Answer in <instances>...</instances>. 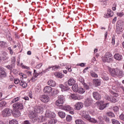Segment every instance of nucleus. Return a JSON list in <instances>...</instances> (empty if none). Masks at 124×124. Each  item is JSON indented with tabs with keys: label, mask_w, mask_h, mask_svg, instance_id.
Listing matches in <instances>:
<instances>
[{
	"label": "nucleus",
	"mask_w": 124,
	"mask_h": 124,
	"mask_svg": "<svg viewBox=\"0 0 124 124\" xmlns=\"http://www.w3.org/2000/svg\"><path fill=\"white\" fill-rule=\"evenodd\" d=\"M80 114L83 120H86V121H88V122L90 123H93V124H96V123H97V120L91 117L90 114H88V112L84 110H82L80 112Z\"/></svg>",
	"instance_id": "1"
},
{
	"label": "nucleus",
	"mask_w": 124,
	"mask_h": 124,
	"mask_svg": "<svg viewBox=\"0 0 124 124\" xmlns=\"http://www.w3.org/2000/svg\"><path fill=\"white\" fill-rule=\"evenodd\" d=\"M109 71L111 76L113 77L117 76L119 78H123L124 77V73L123 71L119 69H109Z\"/></svg>",
	"instance_id": "2"
},
{
	"label": "nucleus",
	"mask_w": 124,
	"mask_h": 124,
	"mask_svg": "<svg viewBox=\"0 0 124 124\" xmlns=\"http://www.w3.org/2000/svg\"><path fill=\"white\" fill-rule=\"evenodd\" d=\"M63 102H64V97L63 95H60L58 96V99L55 102V105L57 106H62V104H63Z\"/></svg>",
	"instance_id": "3"
},
{
	"label": "nucleus",
	"mask_w": 124,
	"mask_h": 124,
	"mask_svg": "<svg viewBox=\"0 0 124 124\" xmlns=\"http://www.w3.org/2000/svg\"><path fill=\"white\" fill-rule=\"evenodd\" d=\"M12 110L10 108H5L2 111V116L5 118L11 116Z\"/></svg>",
	"instance_id": "4"
},
{
	"label": "nucleus",
	"mask_w": 124,
	"mask_h": 124,
	"mask_svg": "<svg viewBox=\"0 0 124 124\" xmlns=\"http://www.w3.org/2000/svg\"><path fill=\"white\" fill-rule=\"evenodd\" d=\"M30 118L32 123H35V122H37V120H38L37 114L32 111L30 113Z\"/></svg>",
	"instance_id": "5"
},
{
	"label": "nucleus",
	"mask_w": 124,
	"mask_h": 124,
	"mask_svg": "<svg viewBox=\"0 0 124 124\" xmlns=\"http://www.w3.org/2000/svg\"><path fill=\"white\" fill-rule=\"evenodd\" d=\"M13 107L17 110H23L24 109V106L23 105V104L18 102L14 104L13 105Z\"/></svg>",
	"instance_id": "6"
},
{
	"label": "nucleus",
	"mask_w": 124,
	"mask_h": 124,
	"mask_svg": "<svg viewBox=\"0 0 124 124\" xmlns=\"http://www.w3.org/2000/svg\"><path fill=\"white\" fill-rule=\"evenodd\" d=\"M56 115L55 113L50 111L49 110L47 109L45 113V117L46 118H48V119H51V118H55Z\"/></svg>",
	"instance_id": "7"
},
{
	"label": "nucleus",
	"mask_w": 124,
	"mask_h": 124,
	"mask_svg": "<svg viewBox=\"0 0 124 124\" xmlns=\"http://www.w3.org/2000/svg\"><path fill=\"white\" fill-rule=\"evenodd\" d=\"M39 98L40 100L44 103H47V102H49L50 100V98H49V96L46 95H42L40 96Z\"/></svg>",
	"instance_id": "8"
},
{
	"label": "nucleus",
	"mask_w": 124,
	"mask_h": 124,
	"mask_svg": "<svg viewBox=\"0 0 124 124\" xmlns=\"http://www.w3.org/2000/svg\"><path fill=\"white\" fill-rule=\"evenodd\" d=\"M75 110H81L83 108V103L82 102H78L75 105Z\"/></svg>",
	"instance_id": "9"
},
{
	"label": "nucleus",
	"mask_w": 124,
	"mask_h": 124,
	"mask_svg": "<svg viewBox=\"0 0 124 124\" xmlns=\"http://www.w3.org/2000/svg\"><path fill=\"white\" fill-rule=\"evenodd\" d=\"M93 98H94L95 100H100V99H101V95L100 94H99V93L96 92H93Z\"/></svg>",
	"instance_id": "10"
},
{
	"label": "nucleus",
	"mask_w": 124,
	"mask_h": 124,
	"mask_svg": "<svg viewBox=\"0 0 124 124\" xmlns=\"http://www.w3.org/2000/svg\"><path fill=\"white\" fill-rule=\"evenodd\" d=\"M34 113L35 114H37L38 113H43V108L40 106L35 107L34 109Z\"/></svg>",
	"instance_id": "11"
},
{
	"label": "nucleus",
	"mask_w": 124,
	"mask_h": 124,
	"mask_svg": "<svg viewBox=\"0 0 124 124\" xmlns=\"http://www.w3.org/2000/svg\"><path fill=\"white\" fill-rule=\"evenodd\" d=\"M72 98H73V99H74L75 100H76V99L80 100V99H83L84 98V97L83 96H80L79 95H78L77 94H74L72 95Z\"/></svg>",
	"instance_id": "12"
},
{
	"label": "nucleus",
	"mask_w": 124,
	"mask_h": 124,
	"mask_svg": "<svg viewBox=\"0 0 124 124\" xmlns=\"http://www.w3.org/2000/svg\"><path fill=\"white\" fill-rule=\"evenodd\" d=\"M92 103H93V100L90 98H87L85 101V106L89 107V106H91V105H92Z\"/></svg>",
	"instance_id": "13"
},
{
	"label": "nucleus",
	"mask_w": 124,
	"mask_h": 124,
	"mask_svg": "<svg viewBox=\"0 0 124 124\" xmlns=\"http://www.w3.org/2000/svg\"><path fill=\"white\" fill-rule=\"evenodd\" d=\"M13 115L15 118H18L21 116V112L18 109L14 110Z\"/></svg>",
	"instance_id": "14"
},
{
	"label": "nucleus",
	"mask_w": 124,
	"mask_h": 124,
	"mask_svg": "<svg viewBox=\"0 0 124 124\" xmlns=\"http://www.w3.org/2000/svg\"><path fill=\"white\" fill-rule=\"evenodd\" d=\"M114 58L117 61H122L123 60V55L119 53H116L114 55Z\"/></svg>",
	"instance_id": "15"
},
{
	"label": "nucleus",
	"mask_w": 124,
	"mask_h": 124,
	"mask_svg": "<svg viewBox=\"0 0 124 124\" xmlns=\"http://www.w3.org/2000/svg\"><path fill=\"white\" fill-rule=\"evenodd\" d=\"M43 91L46 93H50L52 92V88L50 86H46Z\"/></svg>",
	"instance_id": "16"
},
{
	"label": "nucleus",
	"mask_w": 124,
	"mask_h": 124,
	"mask_svg": "<svg viewBox=\"0 0 124 124\" xmlns=\"http://www.w3.org/2000/svg\"><path fill=\"white\" fill-rule=\"evenodd\" d=\"M61 109H62V110H64L65 111H68L71 110V107L68 105H66L64 106H62Z\"/></svg>",
	"instance_id": "17"
},
{
	"label": "nucleus",
	"mask_w": 124,
	"mask_h": 124,
	"mask_svg": "<svg viewBox=\"0 0 124 124\" xmlns=\"http://www.w3.org/2000/svg\"><path fill=\"white\" fill-rule=\"evenodd\" d=\"M1 58L3 61H5L8 59V54L7 53H6V52L3 51L2 52Z\"/></svg>",
	"instance_id": "18"
},
{
	"label": "nucleus",
	"mask_w": 124,
	"mask_h": 124,
	"mask_svg": "<svg viewBox=\"0 0 124 124\" xmlns=\"http://www.w3.org/2000/svg\"><path fill=\"white\" fill-rule=\"evenodd\" d=\"M0 76L1 77H6V73L1 67H0Z\"/></svg>",
	"instance_id": "19"
},
{
	"label": "nucleus",
	"mask_w": 124,
	"mask_h": 124,
	"mask_svg": "<svg viewBox=\"0 0 124 124\" xmlns=\"http://www.w3.org/2000/svg\"><path fill=\"white\" fill-rule=\"evenodd\" d=\"M75 80H74L73 78H70L68 80V85L69 86H74V85H75Z\"/></svg>",
	"instance_id": "20"
},
{
	"label": "nucleus",
	"mask_w": 124,
	"mask_h": 124,
	"mask_svg": "<svg viewBox=\"0 0 124 124\" xmlns=\"http://www.w3.org/2000/svg\"><path fill=\"white\" fill-rule=\"evenodd\" d=\"M122 31H123V27H121L120 26L117 25L116 28V32H117L118 34H120Z\"/></svg>",
	"instance_id": "21"
},
{
	"label": "nucleus",
	"mask_w": 124,
	"mask_h": 124,
	"mask_svg": "<svg viewBox=\"0 0 124 124\" xmlns=\"http://www.w3.org/2000/svg\"><path fill=\"white\" fill-rule=\"evenodd\" d=\"M19 85L20 86H21V87H22V88L24 89H26V88L28 87V83L23 81L22 79H21Z\"/></svg>",
	"instance_id": "22"
},
{
	"label": "nucleus",
	"mask_w": 124,
	"mask_h": 124,
	"mask_svg": "<svg viewBox=\"0 0 124 124\" xmlns=\"http://www.w3.org/2000/svg\"><path fill=\"white\" fill-rule=\"evenodd\" d=\"M5 67L9 69V70L10 71H12V70L14 69V67H15V64H11V65H6Z\"/></svg>",
	"instance_id": "23"
},
{
	"label": "nucleus",
	"mask_w": 124,
	"mask_h": 124,
	"mask_svg": "<svg viewBox=\"0 0 124 124\" xmlns=\"http://www.w3.org/2000/svg\"><path fill=\"white\" fill-rule=\"evenodd\" d=\"M103 61L104 62H113V58L109 57L107 58H104L103 59Z\"/></svg>",
	"instance_id": "24"
},
{
	"label": "nucleus",
	"mask_w": 124,
	"mask_h": 124,
	"mask_svg": "<svg viewBox=\"0 0 124 124\" xmlns=\"http://www.w3.org/2000/svg\"><path fill=\"white\" fill-rule=\"evenodd\" d=\"M47 84L49 86H50V87H56V82L52 80H49L47 82Z\"/></svg>",
	"instance_id": "25"
},
{
	"label": "nucleus",
	"mask_w": 124,
	"mask_h": 124,
	"mask_svg": "<svg viewBox=\"0 0 124 124\" xmlns=\"http://www.w3.org/2000/svg\"><path fill=\"white\" fill-rule=\"evenodd\" d=\"M58 115L60 118L62 119H63V118H65V112L60 111L58 112Z\"/></svg>",
	"instance_id": "26"
},
{
	"label": "nucleus",
	"mask_w": 124,
	"mask_h": 124,
	"mask_svg": "<svg viewBox=\"0 0 124 124\" xmlns=\"http://www.w3.org/2000/svg\"><path fill=\"white\" fill-rule=\"evenodd\" d=\"M59 87L61 88L62 91H67L68 90H69V88H68L67 86H64L63 84H60Z\"/></svg>",
	"instance_id": "27"
},
{
	"label": "nucleus",
	"mask_w": 124,
	"mask_h": 124,
	"mask_svg": "<svg viewBox=\"0 0 124 124\" xmlns=\"http://www.w3.org/2000/svg\"><path fill=\"white\" fill-rule=\"evenodd\" d=\"M93 82L95 86H100L101 81L98 79H94L93 80Z\"/></svg>",
	"instance_id": "28"
},
{
	"label": "nucleus",
	"mask_w": 124,
	"mask_h": 124,
	"mask_svg": "<svg viewBox=\"0 0 124 124\" xmlns=\"http://www.w3.org/2000/svg\"><path fill=\"white\" fill-rule=\"evenodd\" d=\"M72 90L75 93H77L78 92V90H79V89H78V85L76 84L72 86Z\"/></svg>",
	"instance_id": "29"
},
{
	"label": "nucleus",
	"mask_w": 124,
	"mask_h": 124,
	"mask_svg": "<svg viewBox=\"0 0 124 124\" xmlns=\"http://www.w3.org/2000/svg\"><path fill=\"white\" fill-rule=\"evenodd\" d=\"M57 122H58V121H57V120H56L54 118H52V119H50V120H49L48 124H57Z\"/></svg>",
	"instance_id": "30"
},
{
	"label": "nucleus",
	"mask_w": 124,
	"mask_h": 124,
	"mask_svg": "<svg viewBox=\"0 0 124 124\" xmlns=\"http://www.w3.org/2000/svg\"><path fill=\"white\" fill-rule=\"evenodd\" d=\"M75 123L76 124H86L83 120L81 119H77L75 121Z\"/></svg>",
	"instance_id": "31"
},
{
	"label": "nucleus",
	"mask_w": 124,
	"mask_h": 124,
	"mask_svg": "<svg viewBox=\"0 0 124 124\" xmlns=\"http://www.w3.org/2000/svg\"><path fill=\"white\" fill-rule=\"evenodd\" d=\"M0 46L2 48H5L7 46V44L3 41L0 42Z\"/></svg>",
	"instance_id": "32"
},
{
	"label": "nucleus",
	"mask_w": 124,
	"mask_h": 124,
	"mask_svg": "<svg viewBox=\"0 0 124 124\" xmlns=\"http://www.w3.org/2000/svg\"><path fill=\"white\" fill-rule=\"evenodd\" d=\"M55 76H56V77H57V78H62V74L61 73H55L54 74Z\"/></svg>",
	"instance_id": "33"
},
{
	"label": "nucleus",
	"mask_w": 124,
	"mask_h": 124,
	"mask_svg": "<svg viewBox=\"0 0 124 124\" xmlns=\"http://www.w3.org/2000/svg\"><path fill=\"white\" fill-rule=\"evenodd\" d=\"M107 14L110 17H113V15H114L113 12L111 11L109 9H108Z\"/></svg>",
	"instance_id": "34"
},
{
	"label": "nucleus",
	"mask_w": 124,
	"mask_h": 124,
	"mask_svg": "<svg viewBox=\"0 0 124 124\" xmlns=\"http://www.w3.org/2000/svg\"><path fill=\"white\" fill-rule=\"evenodd\" d=\"M20 98H21L20 97H17L16 98H15L12 100V103H15L16 102H17V101H19V100H20Z\"/></svg>",
	"instance_id": "35"
},
{
	"label": "nucleus",
	"mask_w": 124,
	"mask_h": 124,
	"mask_svg": "<svg viewBox=\"0 0 124 124\" xmlns=\"http://www.w3.org/2000/svg\"><path fill=\"white\" fill-rule=\"evenodd\" d=\"M112 96H109V95H106L105 96V99L108 101H112Z\"/></svg>",
	"instance_id": "36"
},
{
	"label": "nucleus",
	"mask_w": 124,
	"mask_h": 124,
	"mask_svg": "<svg viewBox=\"0 0 124 124\" xmlns=\"http://www.w3.org/2000/svg\"><path fill=\"white\" fill-rule=\"evenodd\" d=\"M107 115L110 118H115V114L113 112H108Z\"/></svg>",
	"instance_id": "37"
},
{
	"label": "nucleus",
	"mask_w": 124,
	"mask_h": 124,
	"mask_svg": "<svg viewBox=\"0 0 124 124\" xmlns=\"http://www.w3.org/2000/svg\"><path fill=\"white\" fill-rule=\"evenodd\" d=\"M77 93H80V94L84 93H85V89H84L83 88H79L78 90Z\"/></svg>",
	"instance_id": "38"
},
{
	"label": "nucleus",
	"mask_w": 124,
	"mask_h": 124,
	"mask_svg": "<svg viewBox=\"0 0 124 124\" xmlns=\"http://www.w3.org/2000/svg\"><path fill=\"white\" fill-rule=\"evenodd\" d=\"M112 57V54L110 52H108L105 54L104 59H106L107 58H111Z\"/></svg>",
	"instance_id": "39"
},
{
	"label": "nucleus",
	"mask_w": 124,
	"mask_h": 124,
	"mask_svg": "<svg viewBox=\"0 0 124 124\" xmlns=\"http://www.w3.org/2000/svg\"><path fill=\"white\" fill-rule=\"evenodd\" d=\"M110 93H111V94H113L112 96H113V97L116 98V97H118V96H119V94L117 93L113 92V91H111Z\"/></svg>",
	"instance_id": "40"
},
{
	"label": "nucleus",
	"mask_w": 124,
	"mask_h": 124,
	"mask_svg": "<svg viewBox=\"0 0 124 124\" xmlns=\"http://www.w3.org/2000/svg\"><path fill=\"white\" fill-rule=\"evenodd\" d=\"M118 101V100H117V98L113 97V96H111V101H110V102H113V103H116Z\"/></svg>",
	"instance_id": "41"
},
{
	"label": "nucleus",
	"mask_w": 124,
	"mask_h": 124,
	"mask_svg": "<svg viewBox=\"0 0 124 124\" xmlns=\"http://www.w3.org/2000/svg\"><path fill=\"white\" fill-rule=\"evenodd\" d=\"M20 76H21L20 78H22L21 80H23V79H26L27 78V75L24 74L23 73H19Z\"/></svg>",
	"instance_id": "42"
},
{
	"label": "nucleus",
	"mask_w": 124,
	"mask_h": 124,
	"mask_svg": "<svg viewBox=\"0 0 124 124\" xmlns=\"http://www.w3.org/2000/svg\"><path fill=\"white\" fill-rule=\"evenodd\" d=\"M6 106V102L3 101L0 102V107H4Z\"/></svg>",
	"instance_id": "43"
},
{
	"label": "nucleus",
	"mask_w": 124,
	"mask_h": 124,
	"mask_svg": "<svg viewBox=\"0 0 124 124\" xmlns=\"http://www.w3.org/2000/svg\"><path fill=\"white\" fill-rule=\"evenodd\" d=\"M66 120L67 122H71L72 121V117L70 115H67Z\"/></svg>",
	"instance_id": "44"
},
{
	"label": "nucleus",
	"mask_w": 124,
	"mask_h": 124,
	"mask_svg": "<svg viewBox=\"0 0 124 124\" xmlns=\"http://www.w3.org/2000/svg\"><path fill=\"white\" fill-rule=\"evenodd\" d=\"M91 76H92V77H93V78H97L98 77V76H97V74H96L94 72H91Z\"/></svg>",
	"instance_id": "45"
},
{
	"label": "nucleus",
	"mask_w": 124,
	"mask_h": 124,
	"mask_svg": "<svg viewBox=\"0 0 124 124\" xmlns=\"http://www.w3.org/2000/svg\"><path fill=\"white\" fill-rule=\"evenodd\" d=\"M40 74H41L40 73L33 74V77L31 78V80H34V79H35V78H36V77H37Z\"/></svg>",
	"instance_id": "46"
},
{
	"label": "nucleus",
	"mask_w": 124,
	"mask_h": 124,
	"mask_svg": "<svg viewBox=\"0 0 124 124\" xmlns=\"http://www.w3.org/2000/svg\"><path fill=\"white\" fill-rule=\"evenodd\" d=\"M111 122L113 124H120V122L116 119H112Z\"/></svg>",
	"instance_id": "47"
},
{
	"label": "nucleus",
	"mask_w": 124,
	"mask_h": 124,
	"mask_svg": "<svg viewBox=\"0 0 124 124\" xmlns=\"http://www.w3.org/2000/svg\"><path fill=\"white\" fill-rule=\"evenodd\" d=\"M118 24L119 26H120L121 28H123V26L124 25V22L122 20L118 21Z\"/></svg>",
	"instance_id": "48"
},
{
	"label": "nucleus",
	"mask_w": 124,
	"mask_h": 124,
	"mask_svg": "<svg viewBox=\"0 0 124 124\" xmlns=\"http://www.w3.org/2000/svg\"><path fill=\"white\" fill-rule=\"evenodd\" d=\"M10 124H18V122L16 120H13L9 123Z\"/></svg>",
	"instance_id": "49"
},
{
	"label": "nucleus",
	"mask_w": 124,
	"mask_h": 124,
	"mask_svg": "<svg viewBox=\"0 0 124 124\" xmlns=\"http://www.w3.org/2000/svg\"><path fill=\"white\" fill-rule=\"evenodd\" d=\"M51 67L52 68V69L53 70H57V69L61 68V66H60L59 65L53 66V67Z\"/></svg>",
	"instance_id": "50"
},
{
	"label": "nucleus",
	"mask_w": 124,
	"mask_h": 124,
	"mask_svg": "<svg viewBox=\"0 0 124 124\" xmlns=\"http://www.w3.org/2000/svg\"><path fill=\"white\" fill-rule=\"evenodd\" d=\"M105 107H106V105L105 104H104V105H101L99 107V109L100 110H103Z\"/></svg>",
	"instance_id": "51"
},
{
	"label": "nucleus",
	"mask_w": 124,
	"mask_h": 124,
	"mask_svg": "<svg viewBox=\"0 0 124 124\" xmlns=\"http://www.w3.org/2000/svg\"><path fill=\"white\" fill-rule=\"evenodd\" d=\"M104 81H108L109 80V78L107 76H104L102 77Z\"/></svg>",
	"instance_id": "52"
},
{
	"label": "nucleus",
	"mask_w": 124,
	"mask_h": 124,
	"mask_svg": "<svg viewBox=\"0 0 124 124\" xmlns=\"http://www.w3.org/2000/svg\"><path fill=\"white\" fill-rule=\"evenodd\" d=\"M117 16H119V17H123L124 15V13L123 12H118L117 13Z\"/></svg>",
	"instance_id": "53"
},
{
	"label": "nucleus",
	"mask_w": 124,
	"mask_h": 124,
	"mask_svg": "<svg viewBox=\"0 0 124 124\" xmlns=\"http://www.w3.org/2000/svg\"><path fill=\"white\" fill-rule=\"evenodd\" d=\"M16 62V59L15 58V57H12V61H11L12 64H15Z\"/></svg>",
	"instance_id": "54"
},
{
	"label": "nucleus",
	"mask_w": 124,
	"mask_h": 124,
	"mask_svg": "<svg viewBox=\"0 0 124 124\" xmlns=\"http://www.w3.org/2000/svg\"><path fill=\"white\" fill-rule=\"evenodd\" d=\"M14 82L15 84H18L19 83H21V81H20V80L18 78H15L14 79Z\"/></svg>",
	"instance_id": "55"
},
{
	"label": "nucleus",
	"mask_w": 124,
	"mask_h": 124,
	"mask_svg": "<svg viewBox=\"0 0 124 124\" xmlns=\"http://www.w3.org/2000/svg\"><path fill=\"white\" fill-rule=\"evenodd\" d=\"M83 85L84 86V88H85V89H86V90H89V89H90V86H89V85H87V84L84 83V84H83Z\"/></svg>",
	"instance_id": "56"
},
{
	"label": "nucleus",
	"mask_w": 124,
	"mask_h": 124,
	"mask_svg": "<svg viewBox=\"0 0 124 124\" xmlns=\"http://www.w3.org/2000/svg\"><path fill=\"white\" fill-rule=\"evenodd\" d=\"M79 81H80V82H81V83L82 84V85H84V84H85V79H84V78H79Z\"/></svg>",
	"instance_id": "57"
},
{
	"label": "nucleus",
	"mask_w": 124,
	"mask_h": 124,
	"mask_svg": "<svg viewBox=\"0 0 124 124\" xmlns=\"http://www.w3.org/2000/svg\"><path fill=\"white\" fill-rule=\"evenodd\" d=\"M60 93V92L59 91V90H58V89H55L53 91V93H54V94H58V93Z\"/></svg>",
	"instance_id": "58"
},
{
	"label": "nucleus",
	"mask_w": 124,
	"mask_h": 124,
	"mask_svg": "<svg viewBox=\"0 0 124 124\" xmlns=\"http://www.w3.org/2000/svg\"><path fill=\"white\" fill-rule=\"evenodd\" d=\"M21 66H22L23 68H24L25 69H30V67H28L27 66H25L23 64V63L21 64Z\"/></svg>",
	"instance_id": "59"
},
{
	"label": "nucleus",
	"mask_w": 124,
	"mask_h": 124,
	"mask_svg": "<svg viewBox=\"0 0 124 124\" xmlns=\"http://www.w3.org/2000/svg\"><path fill=\"white\" fill-rule=\"evenodd\" d=\"M119 119L120 120H122V121H124V114H121L119 116Z\"/></svg>",
	"instance_id": "60"
},
{
	"label": "nucleus",
	"mask_w": 124,
	"mask_h": 124,
	"mask_svg": "<svg viewBox=\"0 0 124 124\" xmlns=\"http://www.w3.org/2000/svg\"><path fill=\"white\" fill-rule=\"evenodd\" d=\"M113 110L114 112H118V111H119V108H118V107H114L113 108Z\"/></svg>",
	"instance_id": "61"
},
{
	"label": "nucleus",
	"mask_w": 124,
	"mask_h": 124,
	"mask_svg": "<svg viewBox=\"0 0 124 124\" xmlns=\"http://www.w3.org/2000/svg\"><path fill=\"white\" fill-rule=\"evenodd\" d=\"M42 66V63H40L36 66V68L39 69Z\"/></svg>",
	"instance_id": "62"
},
{
	"label": "nucleus",
	"mask_w": 124,
	"mask_h": 124,
	"mask_svg": "<svg viewBox=\"0 0 124 124\" xmlns=\"http://www.w3.org/2000/svg\"><path fill=\"white\" fill-rule=\"evenodd\" d=\"M31 124V122H30V121H28V120L25 121L23 123V124Z\"/></svg>",
	"instance_id": "63"
},
{
	"label": "nucleus",
	"mask_w": 124,
	"mask_h": 124,
	"mask_svg": "<svg viewBox=\"0 0 124 124\" xmlns=\"http://www.w3.org/2000/svg\"><path fill=\"white\" fill-rule=\"evenodd\" d=\"M111 44L112 45H115V38H112Z\"/></svg>",
	"instance_id": "64"
}]
</instances>
